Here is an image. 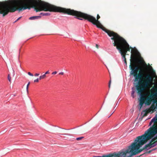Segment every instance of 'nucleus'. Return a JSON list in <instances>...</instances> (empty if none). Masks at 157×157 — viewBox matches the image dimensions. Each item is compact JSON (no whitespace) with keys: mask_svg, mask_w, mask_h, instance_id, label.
Listing matches in <instances>:
<instances>
[{"mask_svg":"<svg viewBox=\"0 0 157 157\" xmlns=\"http://www.w3.org/2000/svg\"><path fill=\"white\" fill-rule=\"evenodd\" d=\"M16 10L15 7L11 8L9 0L0 2V14H2L3 17L7 15L10 12H14Z\"/></svg>","mask_w":157,"mask_h":157,"instance_id":"obj_6","label":"nucleus"},{"mask_svg":"<svg viewBox=\"0 0 157 157\" xmlns=\"http://www.w3.org/2000/svg\"><path fill=\"white\" fill-rule=\"evenodd\" d=\"M28 74L31 76H33V74L32 73H31L30 72H28Z\"/></svg>","mask_w":157,"mask_h":157,"instance_id":"obj_27","label":"nucleus"},{"mask_svg":"<svg viewBox=\"0 0 157 157\" xmlns=\"http://www.w3.org/2000/svg\"><path fill=\"white\" fill-rule=\"evenodd\" d=\"M124 63L126 64H127V62H126V59H124Z\"/></svg>","mask_w":157,"mask_h":157,"instance_id":"obj_31","label":"nucleus"},{"mask_svg":"<svg viewBox=\"0 0 157 157\" xmlns=\"http://www.w3.org/2000/svg\"><path fill=\"white\" fill-rule=\"evenodd\" d=\"M155 84H156V85H157V83H155Z\"/></svg>","mask_w":157,"mask_h":157,"instance_id":"obj_38","label":"nucleus"},{"mask_svg":"<svg viewBox=\"0 0 157 157\" xmlns=\"http://www.w3.org/2000/svg\"><path fill=\"white\" fill-rule=\"evenodd\" d=\"M151 98L153 100L154 104H155V107L157 109V90H155V89L153 88L151 89Z\"/></svg>","mask_w":157,"mask_h":157,"instance_id":"obj_9","label":"nucleus"},{"mask_svg":"<svg viewBox=\"0 0 157 157\" xmlns=\"http://www.w3.org/2000/svg\"><path fill=\"white\" fill-rule=\"evenodd\" d=\"M137 60L139 67L134 63H131L129 67L131 70L130 75L135 77V86L139 96L137 106L140 111L144 104V107L147 106V64L141 57Z\"/></svg>","mask_w":157,"mask_h":157,"instance_id":"obj_1","label":"nucleus"},{"mask_svg":"<svg viewBox=\"0 0 157 157\" xmlns=\"http://www.w3.org/2000/svg\"><path fill=\"white\" fill-rule=\"evenodd\" d=\"M117 102L116 104V105H117Z\"/></svg>","mask_w":157,"mask_h":157,"instance_id":"obj_37","label":"nucleus"},{"mask_svg":"<svg viewBox=\"0 0 157 157\" xmlns=\"http://www.w3.org/2000/svg\"><path fill=\"white\" fill-rule=\"evenodd\" d=\"M67 14L75 16L78 19L80 20H82V19L81 18L87 20L93 25H96L97 28L101 29L104 31L109 36H112L115 32L106 29L102 25L98 20L100 17L98 14L97 15V19H96L95 17L91 15L70 9H68Z\"/></svg>","mask_w":157,"mask_h":157,"instance_id":"obj_4","label":"nucleus"},{"mask_svg":"<svg viewBox=\"0 0 157 157\" xmlns=\"http://www.w3.org/2000/svg\"><path fill=\"white\" fill-rule=\"evenodd\" d=\"M59 74L60 75H63L64 74V73L63 72H61L59 73Z\"/></svg>","mask_w":157,"mask_h":157,"instance_id":"obj_30","label":"nucleus"},{"mask_svg":"<svg viewBox=\"0 0 157 157\" xmlns=\"http://www.w3.org/2000/svg\"><path fill=\"white\" fill-rule=\"evenodd\" d=\"M83 137H80L77 138L76 140H82V139L83 138Z\"/></svg>","mask_w":157,"mask_h":157,"instance_id":"obj_22","label":"nucleus"},{"mask_svg":"<svg viewBox=\"0 0 157 157\" xmlns=\"http://www.w3.org/2000/svg\"><path fill=\"white\" fill-rule=\"evenodd\" d=\"M62 135H67L66 134H62Z\"/></svg>","mask_w":157,"mask_h":157,"instance_id":"obj_35","label":"nucleus"},{"mask_svg":"<svg viewBox=\"0 0 157 157\" xmlns=\"http://www.w3.org/2000/svg\"><path fill=\"white\" fill-rule=\"evenodd\" d=\"M39 81V78H37L34 81V82H38Z\"/></svg>","mask_w":157,"mask_h":157,"instance_id":"obj_24","label":"nucleus"},{"mask_svg":"<svg viewBox=\"0 0 157 157\" xmlns=\"http://www.w3.org/2000/svg\"><path fill=\"white\" fill-rule=\"evenodd\" d=\"M40 14L42 15L43 16H49L50 15V13H40Z\"/></svg>","mask_w":157,"mask_h":157,"instance_id":"obj_18","label":"nucleus"},{"mask_svg":"<svg viewBox=\"0 0 157 157\" xmlns=\"http://www.w3.org/2000/svg\"><path fill=\"white\" fill-rule=\"evenodd\" d=\"M152 144H153V146L155 147V146H156L157 145V140L155 141Z\"/></svg>","mask_w":157,"mask_h":157,"instance_id":"obj_20","label":"nucleus"},{"mask_svg":"<svg viewBox=\"0 0 157 157\" xmlns=\"http://www.w3.org/2000/svg\"><path fill=\"white\" fill-rule=\"evenodd\" d=\"M11 8H15V11H22L33 8L36 12L41 11L59 12L67 14L68 9H66L50 4L41 0H10Z\"/></svg>","mask_w":157,"mask_h":157,"instance_id":"obj_2","label":"nucleus"},{"mask_svg":"<svg viewBox=\"0 0 157 157\" xmlns=\"http://www.w3.org/2000/svg\"><path fill=\"white\" fill-rule=\"evenodd\" d=\"M156 74L154 71L152 67L148 63V105L150 104L149 101V96L150 94V87L149 84L150 82H153L154 77H156Z\"/></svg>","mask_w":157,"mask_h":157,"instance_id":"obj_7","label":"nucleus"},{"mask_svg":"<svg viewBox=\"0 0 157 157\" xmlns=\"http://www.w3.org/2000/svg\"><path fill=\"white\" fill-rule=\"evenodd\" d=\"M57 73V72L56 71H54L52 73V75H55Z\"/></svg>","mask_w":157,"mask_h":157,"instance_id":"obj_25","label":"nucleus"},{"mask_svg":"<svg viewBox=\"0 0 157 157\" xmlns=\"http://www.w3.org/2000/svg\"><path fill=\"white\" fill-rule=\"evenodd\" d=\"M116 48L119 51V52L121 54V55L122 56V57L124 58V59H126L125 58L126 53L122 51V50H121V48L119 46H117Z\"/></svg>","mask_w":157,"mask_h":157,"instance_id":"obj_10","label":"nucleus"},{"mask_svg":"<svg viewBox=\"0 0 157 157\" xmlns=\"http://www.w3.org/2000/svg\"><path fill=\"white\" fill-rule=\"evenodd\" d=\"M154 147V146H153V144L152 143L148 144V150L149 149H150V148H151L152 147ZM154 150H155L154 149H153L151 150L148 151V153H150L151 152V151H154Z\"/></svg>","mask_w":157,"mask_h":157,"instance_id":"obj_12","label":"nucleus"},{"mask_svg":"<svg viewBox=\"0 0 157 157\" xmlns=\"http://www.w3.org/2000/svg\"><path fill=\"white\" fill-rule=\"evenodd\" d=\"M20 52V50H19V52Z\"/></svg>","mask_w":157,"mask_h":157,"instance_id":"obj_36","label":"nucleus"},{"mask_svg":"<svg viewBox=\"0 0 157 157\" xmlns=\"http://www.w3.org/2000/svg\"><path fill=\"white\" fill-rule=\"evenodd\" d=\"M96 47L98 49L99 48V46L98 44H96Z\"/></svg>","mask_w":157,"mask_h":157,"instance_id":"obj_32","label":"nucleus"},{"mask_svg":"<svg viewBox=\"0 0 157 157\" xmlns=\"http://www.w3.org/2000/svg\"><path fill=\"white\" fill-rule=\"evenodd\" d=\"M21 17H19L18 18H17V19L15 21V22H16V21H18V20H20L21 18Z\"/></svg>","mask_w":157,"mask_h":157,"instance_id":"obj_29","label":"nucleus"},{"mask_svg":"<svg viewBox=\"0 0 157 157\" xmlns=\"http://www.w3.org/2000/svg\"><path fill=\"white\" fill-rule=\"evenodd\" d=\"M49 73L50 72H49V71H47L44 74L46 75L47 74H49Z\"/></svg>","mask_w":157,"mask_h":157,"instance_id":"obj_28","label":"nucleus"},{"mask_svg":"<svg viewBox=\"0 0 157 157\" xmlns=\"http://www.w3.org/2000/svg\"><path fill=\"white\" fill-rule=\"evenodd\" d=\"M156 118L155 117L153 118L150 121L149 124V125H151L152 122H155L156 121Z\"/></svg>","mask_w":157,"mask_h":157,"instance_id":"obj_16","label":"nucleus"},{"mask_svg":"<svg viewBox=\"0 0 157 157\" xmlns=\"http://www.w3.org/2000/svg\"><path fill=\"white\" fill-rule=\"evenodd\" d=\"M46 77V75H45V74H44V75L40 76V77H39V79L41 80L42 79H44L45 77Z\"/></svg>","mask_w":157,"mask_h":157,"instance_id":"obj_17","label":"nucleus"},{"mask_svg":"<svg viewBox=\"0 0 157 157\" xmlns=\"http://www.w3.org/2000/svg\"><path fill=\"white\" fill-rule=\"evenodd\" d=\"M147 142V130L145 131V133L140 136L136 137L128 149L124 151H119L117 153L114 152L110 153L108 155H103L102 156H95L93 157H131L142 151L147 149V144L142 147L143 145Z\"/></svg>","mask_w":157,"mask_h":157,"instance_id":"obj_3","label":"nucleus"},{"mask_svg":"<svg viewBox=\"0 0 157 157\" xmlns=\"http://www.w3.org/2000/svg\"><path fill=\"white\" fill-rule=\"evenodd\" d=\"M41 17L40 16H33L29 17V19L30 20H33L36 19H38Z\"/></svg>","mask_w":157,"mask_h":157,"instance_id":"obj_15","label":"nucleus"},{"mask_svg":"<svg viewBox=\"0 0 157 157\" xmlns=\"http://www.w3.org/2000/svg\"><path fill=\"white\" fill-rule=\"evenodd\" d=\"M111 83V80H110L109 82V88L110 87V84Z\"/></svg>","mask_w":157,"mask_h":157,"instance_id":"obj_26","label":"nucleus"},{"mask_svg":"<svg viewBox=\"0 0 157 157\" xmlns=\"http://www.w3.org/2000/svg\"><path fill=\"white\" fill-rule=\"evenodd\" d=\"M147 116V108H146L141 113V119H142L144 117Z\"/></svg>","mask_w":157,"mask_h":157,"instance_id":"obj_11","label":"nucleus"},{"mask_svg":"<svg viewBox=\"0 0 157 157\" xmlns=\"http://www.w3.org/2000/svg\"><path fill=\"white\" fill-rule=\"evenodd\" d=\"M30 84V82H29V83L27 84V86H26V91H27V93H28L29 92L28 89H29V86Z\"/></svg>","mask_w":157,"mask_h":157,"instance_id":"obj_19","label":"nucleus"},{"mask_svg":"<svg viewBox=\"0 0 157 157\" xmlns=\"http://www.w3.org/2000/svg\"><path fill=\"white\" fill-rule=\"evenodd\" d=\"M39 75V74L38 73H36L35 74V76H38Z\"/></svg>","mask_w":157,"mask_h":157,"instance_id":"obj_33","label":"nucleus"},{"mask_svg":"<svg viewBox=\"0 0 157 157\" xmlns=\"http://www.w3.org/2000/svg\"><path fill=\"white\" fill-rule=\"evenodd\" d=\"M156 109L154 105H152L150 108H148V113L151 112V111H154L155 109Z\"/></svg>","mask_w":157,"mask_h":157,"instance_id":"obj_13","label":"nucleus"},{"mask_svg":"<svg viewBox=\"0 0 157 157\" xmlns=\"http://www.w3.org/2000/svg\"><path fill=\"white\" fill-rule=\"evenodd\" d=\"M152 144H153V146L155 147V146H156L157 145V140L155 141Z\"/></svg>","mask_w":157,"mask_h":157,"instance_id":"obj_21","label":"nucleus"},{"mask_svg":"<svg viewBox=\"0 0 157 157\" xmlns=\"http://www.w3.org/2000/svg\"><path fill=\"white\" fill-rule=\"evenodd\" d=\"M157 134V126L153 127L151 130L149 128L148 129V138L153 137Z\"/></svg>","mask_w":157,"mask_h":157,"instance_id":"obj_8","label":"nucleus"},{"mask_svg":"<svg viewBox=\"0 0 157 157\" xmlns=\"http://www.w3.org/2000/svg\"><path fill=\"white\" fill-rule=\"evenodd\" d=\"M132 91L131 93V96L133 98H134L136 97V95H135V91L137 92L136 90V91L135 90V89L133 87L132 88ZM137 93V92H136Z\"/></svg>","mask_w":157,"mask_h":157,"instance_id":"obj_14","label":"nucleus"},{"mask_svg":"<svg viewBox=\"0 0 157 157\" xmlns=\"http://www.w3.org/2000/svg\"><path fill=\"white\" fill-rule=\"evenodd\" d=\"M113 113H112L111 114V115H110V116H109V117H110V116L112 115Z\"/></svg>","mask_w":157,"mask_h":157,"instance_id":"obj_34","label":"nucleus"},{"mask_svg":"<svg viewBox=\"0 0 157 157\" xmlns=\"http://www.w3.org/2000/svg\"><path fill=\"white\" fill-rule=\"evenodd\" d=\"M111 39L113 40V44L114 46H119L122 51L126 53L128 51H129L130 48L129 45L126 40L122 37L120 36L117 33L114 32L112 36H110Z\"/></svg>","mask_w":157,"mask_h":157,"instance_id":"obj_5","label":"nucleus"},{"mask_svg":"<svg viewBox=\"0 0 157 157\" xmlns=\"http://www.w3.org/2000/svg\"><path fill=\"white\" fill-rule=\"evenodd\" d=\"M8 79L9 81L10 82H11V77L10 76V75L9 74L8 75Z\"/></svg>","mask_w":157,"mask_h":157,"instance_id":"obj_23","label":"nucleus"}]
</instances>
